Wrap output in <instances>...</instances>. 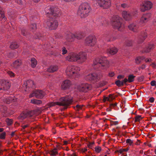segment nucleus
Listing matches in <instances>:
<instances>
[{
  "mask_svg": "<svg viewBox=\"0 0 156 156\" xmlns=\"http://www.w3.org/2000/svg\"><path fill=\"white\" fill-rule=\"evenodd\" d=\"M84 36L82 32L78 31L76 32L75 34L69 32L66 34V38L67 41L64 43V46L62 49H68V46L71 45L69 42H72L74 40V38H76L78 39L82 38Z\"/></svg>",
  "mask_w": 156,
  "mask_h": 156,
  "instance_id": "obj_1",
  "label": "nucleus"
},
{
  "mask_svg": "<svg viewBox=\"0 0 156 156\" xmlns=\"http://www.w3.org/2000/svg\"><path fill=\"white\" fill-rule=\"evenodd\" d=\"M91 10L89 4L87 3H83L79 7L78 14L81 17H85L89 15Z\"/></svg>",
  "mask_w": 156,
  "mask_h": 156,
  "instance_id": "obj_2",
  "label": "nucleus"
},
{
  "mask_svg": "<svg viewBox=\"0 0 156 156\" xmlns=\"http://www.w3.org/2000/svg\"><path fill=\"white\" fill-rule=\"evenodd\" d=\"M109 62L105 57H101L94 59L93 61V66H97L101 69H107L109 67Z\"/></svg>",
  "mask_w": 156,
  "mask_h": 156,
  "instance_id": "obj_3",
  "label": "nucleus"
},
{
  "mask_svg": "<svg viewBox=\"0 0 156 156\" xmlns=\"http://www.w3.org/2000/svg\"><path fill=\"white\" fill-rule=\"evenodd\" d=\"M47 16L50 18L52 17L59 16L61 14L60 9L58 8H54L53 6L49 5L46 7L45 9Z\"/></svg>",
  "mask_w": 156,
  "mask_h": 156,
  "instance_id": "obj_4",
  "label": "nucleus"
},
{
  "mask_svg": "<svg viewBox=\"0 0 156 156\" xmlns=\"http://www.w3.org/2000/svg\"><path fill=\"white\" fill-rule=\"evenodd\" d=\"M73 98L69 96H66L61 98L59 99V102H58L59 105V106H64L63 109H66L70 105L72 104L73 102Z\"/></svg>",
  "mask_w": 156,
  "mask_h": 156,
  "instance_id": "obj_5",
  "label": "nucleus"
},
{
  "mask_svg": "<svg viewBox=\"0 0 156 156\" xmlns=\"http://www.w3.org/2000/svg\"><path fill=\"white\" fill-rule=\"evenodd\" d=\"M122 18L118 15L113 16L111 20V23L113 27L119 30L122 27Z\"/></svg>",
  "mask_w": 156,
  "mask_h": 156,
  "instance_id": "obj_6",
  "label": "nucleus"
},
{
  "mask_svg": "<svg viewBox=\"0 0 156 156\" xmlns=\"http://www.w3.org/2000/svg\"><path fill=\"white\" fill-rule=\"evenodd\" d=\"M80 70V69L78 67L74 66H69L67 67L66 72L68 76L71 77L76 76Z\"/></svg>",
  "mask_w": 156,
  "mask_h": 156,
  "instance_id": "obj_7",
  "label": "nucleus"
},
{
  "mask_svg": "<svg viewBox=\"0 0 156 156\" xmlns=\"http://www.w3.org/2000/svg\"><path fill=\"white\" fill-rule=\"evenodd\" d=\"M102 76V73L101 72H98L88 75L86 76L85 79L87 81L94 80L97 81L100 80Z\"/></svg>",
  "mask_w": 156,
  "mask_h": 156,
  "instance_id": "obj_8",
  "label": "nucleus"
},
{
  "mask_svg": "<svg viewBox=\"0 0 156 156\" xmlns=\"http://www.w3.org/2000/svg\"><path fill=\"white\" fill-rule=\"evenodd\" d=\"M96 42V38L93 35H90L87 37L85 41L86 45L91 47L94 46Z\"/></svg>",
  "mask_w": 156,
  "mask_h": 156,
  "instance_id": "obj_9",
  "label": "nucleus"
},
{
  "mask_svg": "<svg viewBox=\"0 0 156 156\" xmlns=\"http://www.w3.org/2000/svg\"><path fill=\"white\" fill-rule=\"evenodd\" d=\"M46 25H47V27H46L48 28L50 30H54L57 28L58 23L56 20L50 19L47 21Z\"/></svg>",
  "mask_w": 156,
  "mask_h": 156,
  "instance_id": "obj_10",
  "label": "nucleus"
},
{
  "mask_svg": "<svg viewBox=\"0 0 156 156\" xmlns=\"http://www.w3.org/2000/svg\"><path fill=\"white\" fill-rule=\"evenodd\" d=\"M137 13V11H133L130 12L125 11H123L122 12V16L124 19L126 20H131L133 17Z\"/></svg>",
  "mask_w": 156,
  "mask_h": 156,
  "instance_id": "obj_11",
  "label": "nucleus"
},
{
  "mask_svg": "<svg viewBox=\"0 0 156 156\" xmlns=\"http://www.w3.org/2000/svg\"><path fill=\"white\" fill-rule=\"evenodd\" d=\"M152 7V3L149 1H145L142 3L141 5L140 10L144 12L147 10L151 9Z\"/></svg>",
  "mask_w": 156,
  "mask_h": 156,
  "instance_id": "obj_12",
  "label": "nucleus"
},
{
  "mask_svg": "<svg viewBox=\"0 0 156 156\" xmlns=\"http://www.w3.org/2000/svg\"><path fill=\"white\" fill-rule=\"evenodd\" d=\"M98 5L105 9H107L111 5L110 0H96Z\"/></svg>",
  "mask_w": 156,
  "mask_h": 156,
  "instance_id": "obj_13",
  "label": "nucleus"
},
{
  "mask_svg": "<svg viewBox=\"0 0 156 156\" xmlns=\"http://www.w3.org/2000/svg\"><path fill=\"white\" fill-rule=\"evenodd\" d=\"M77 61L80 63H83L86 61L87 59V54L84 52H80L78 53H76Z\"/></svg>",
  "mask_w": 156,
  "mask_h": 156,
  "instance_id": "obj_14",
  "label": "nucleus"
},
{
  "mask_svg": "<svg viewBox=\"0 0 156 156\" xmlns=\"http://www.w3.org/2000/svg\"><path fill=\"white\" fill-rule=\"evenodd\" d=\"M91 89V85L87 83H84L81 84L78 86L77 89L78 90L82 92H87Z\"/></svg>",
  "mask_w": 156,
  "mask_h": 156,
  "instance_id": "obj_15",
  "label": "nucleus"
},
{
  "mask_svg": "<svg viewBox=\"0 0 156 156\" xmlns=\"http://www.w3.org/2000/svg\"><path fill=\"white\" fill-rule=\"evenodd\" d=\"M10 84L5 80H0V91H3L9 88Z\"/></svg>",
  "mask_w": 156,
  "mask_h": 156,
  "instance_id": "obj_16",
  "label": "nucleus"
},
{
  "mask_svg": "<svg viewBox=\"0 0 156 156\" xmlns=\"http://www.w3.org/2000/svg\"><path fill=\"white\" fill-rule=\"evenodd\" d=\"M33 85L34 82L31 80H29L24 82L23 88L26 92H27L30 88L33 87Z\"/></svg>",
  "mask_w": 156,
  "mask_h": 156,
  "instance_id": "obj_17",
  "label": "nucleus"
},
{
  "mask_svg": "<svg viewBox=\"0 0 156 156\" xmlns=\"http://www.w3.org/2000/svg\"><path fill=\"white\" fill-rule=\"evenodd\" d=\"M141 26L139 23L135 22L129 24L128 27L130 30L133 32H136L137 31L140 27Z\"/></svg>",
  "mask_w": 156,
  "mask_h": 156,
  "instance_id": "obj_18",
  "label": "nucleus"
},
{
  "mask_svg": "<svg viewBox=\"0 0 156 156\" xmlns=\"http://www.w3.org/2000/svg\"><path fill=\"white\" fill-rule=\"evenodd\" d=\"M151 16V14L149 13L144 14L141 18L140 22H139L140 25L141 26V24L147 22Z\"/></svg>",
  "mask_w": 156,
  "mask_h": 156,
  "instance_id": "obj_19",
  "label": "nucleus"
},
{
  "mask_svg": "<svg viewBox=\"0 0 156 156\" xmlns=\"http://www.w3.org/2000/svg\"><path fill=\"white\" fill-rule=\"evenodd\" d=\"M67 60L71 62H76V53L71 52L69 53L66 57Z\"/></svg>",
  "mask_w": 156,
  "mask_h": 156,
  "instance_id": "obj_20",
  "label": "nucleus"
},
{
  "mask_svg": "<svg viewBox=\"0 0 156 156\" xmlns=\"http://www.w3.org/2000/svg\"><path fill=\"white\" fill-rule=\"evenodd\" d=\"M71 85V81L68 80L63 81L61 85V88L63 90L67 89L69 88Z\"/></svg>",
  "mask_w": 156,
  "mask_h": 156,
  "instance_id": "obj_21",
  "label": "nucleus"
},
{
  "mask_svg": "<svg viewBox=\"0 0 156 156\" xmlns=\"http://www.w3.org/2000/svg\"><path fill=\"white\" fill-rule=\"evenodd\" d=\"M35 97L37 98H42L45 95L44 92L41 90H35Z\"/></svg>",
  "mask_w": 156,
  "mask_h": 156,
  "instance_id": "obj_22",
  "label": "nucleus"
},
{
  "mask_svg": "<svg viewBox=\"0 0 156 156\" xmlns=\"http://www.w3.org/2000/svg\"><path fill=\"white\" fill-rule=\"evenodd\" d=\"M21 65L22 61L20 59H18L13 63L12 66L15 69H18Z\"/></svg>",
  "mask_w": 156,
  "mask_h": 156,
  "instance_id": "obj_23",
  "label": "nucleus"
},
{
  "mask_svg": "<svg viewBox=\"0 0 156 156\" xmlns=\"http://www.w3.org/2000/svg\"><path fill=\"white\" fill-rule=\"evenodd\" d=\"M147 36V33L145 32H143L141 34V37L139 39L138 42L141 43L143 42Z\"/></svg>",
  "mask_w": 156,
  "mask_h": 156,
  "instance_id": "obj_24",
  "label": "nucleus"
},
{
  "mask_svg": "<svg viewBox=\"0 0 156 156\" xmlns=\"http://www.w3.org/2000/svg\"><path fill=\"white\" fill-rule=\"evenodd\" d=\"M58 67L56 65L51 66L48 69V71L50 73H53L56 71L58 69Z\"/></svg>",
  "mask_w": 156,
  "mask_h": 156,
  "instance_id": "obj_25",
  "label": "nucleus"
},
{
  "mask_svg": "<svg viewBox=\"0 0 156 156\" xmlns=\"http://www.w3.org/2000/svg\"><path fill=\"white\" fill-rule=\"evenodd\" d=\"M31 67L33 68L35 67L37 63L36 60L35 58H32L31 59Z\"/></svg>",
  "mask_w": 156,
  "mask_h": 156,
  "instance_id": "obj_26",
  "label": "nucleus"
},
{
  "mask_svg": "<svg viewBox=\"0 0 156 156\" xmlns=\"http://www.w3.org/2000/svg\"><path fill=\"white\" fill-rule=\"evenodd\" d=\"M30 102L32 103L37 105H40L42 103V101L35 99L31 100Z\"/></svg>",
  "mask_w": 156,
  "mask_h": 156,
  "instance_id": "obj_27",
  "label": "nucleus"
},
{
  "mask_svg": "<svg viewBox=\"0 0 156 156\" xmlns=\"http://www.w3.org/2000/svg\"><path fill=\"white\" fill-rule=\"evenodd\" d=\"M118 52L117 49H107V53L108 54L114 55Z\"/></svg>",
  "mask_w": 156,
  "mask_h": 156,
  "instance_id": "obj_28",
  "label": "nucleus"
},
{
  "mask_svg": "<svg viewBox=\"0 0 156 156\" xmlns=\"http://www.w3.org/2000/svg\"><path fill=\"white\" fill-rule=\"evenodd\" d=\"M5 16L4 9L0 6V20L4 19L5 20Z\"/></svg>",
  "mask_w": 156,
  "mask_h": 156,
  "instance_id": "obj_29",
  "label": "nucleus"
},
{
  "mask_svg": "<svg viewBox=\"0 0 156 156\" xmlns=\"http://www.w3.org/2000/svg\"><path fill=\"white\" fill-rule=\"evenodd\" d=\"M19 47V45L15 42H12L10 46V49H17Z\"/></svg>",
  "mask_w": 156,
  "mask_h": 156,
  "instance_id": "obj_30",
  "label": "nucleus"
},
{
  "mask_svg": "<svg viewBox=\"0 0 156 156\" xmlns=\"http://www.w3.org/2000/svg\"><path fill=\"white\" fill-rule=\"evenodd\" d=\"M144 59L143 57H138L135 59V63L137 64H140L142 60Z\"/></svg>",
  "mask_w": 156,
  "mask_h": 156,
  "instance_id": "obj_31",
  "label": "nucleus"
},
{
  "mask_svg": "<svg viewBox=\"0 0 156 156\" xmlns=\"http://www.w3.org/2000/svg\"><path fill=\"white\" fill-rule=\"evenodd\" d=\"M57 150V149L55 148L53 150L50 151L49 152V154L52 156H55L58 154Z\"/></svg>",
  "mask_w": 156,
  "mask_h": 156,
  "instance_id": "obj_32",
  "label": "nucleus"
},
{
  "mask_svg": "<svg viewBox=\"0 0 156 156\" xmlns=\"http://www.w3.org/2000/svg\"><path fill=\"white\" fill-rule=\"evenodd\" d=\"M27 117L26 112L21 113L18 117L19 119L23 120Z\"/></svg>",
  "mask_w": 156,
  "mask_h": 156,
  "instance_id": "obj_33",
  "label": "nucleus"
},
{
  "mask_svg": "<svg viewBox=\"0 0 156 156\" xmlns=\"http://www.w3.org/2000/svg\"><path fill=\"white\" fill-rule=\"evenodd\" d=\"M135 77V76H134L132 75H129L128 77V82L130 83L133 81Z\"/></svg>",
  "mask_w": 156,
  "mask_h": 156,
  "instance_id": "obj_34",
  "label": "nucleus"
},
{
  "mask_svg": "<svg viewBox=\"0 0 156 156\" xmlns=\"http://www.w3.org/2000/svg\"><path fill=\"white\" fill-rule=\"evenodd\" d=\"M43 37L44 35H43L40 33H38L36 34V36L35 37V38L39 39H41L42 40V38H43Z\"/></svg>",
  "mask_w": 156,
  "mask_h": 156,
  "instance_id": "obj_35",
  "label": "nucleus"
},
{
  "mask_svg": "<svg viewBox=\"0 0 156 156\" xmlns=\"http://www.w3.org/2000/svg\"><path fill=\"white\" fill-rule=\"evenodd\" d=\"M125 45L127 47L131 46L132 45V41L130 40H128L126 41Z\"/></svg>",
  "mask_w": 156,
  "mask_h": 156,
  "instance_id": "obj_36",
  "label": "nucleus"
},
{
  "mask_svg": "<svg viewBox=\"0 0 156 156\" xmlns=\"http://www.w3.org/2000/svg\"><path fill=\"white\" fill-rule=\"evenodd\" d=\"M110 36L108 35H105L103 37V39H105L106 41H111L110 39Z\"/></svg>",
  "mask_w": 156,
  "mask_h": 156,
  "instance_id": "obj_37",
  "label": "nucleus"
},
{
  "mask_svg": "<svg viewBox=\"0 0 156 156\" xmlns=\"http://www.w3.org/2000/svg\"><path fill=\"white\" fill-rule=\"evenodd\" d=\"M129 150L128 148H127L126 149H120L119 150H117L115 152H119L120 153H122L123 152H126L127 151Z\"/></svg>",
  "mask_w": 156,
  "mask_h": 156,
  "instance_id": "obj_38",
  "label": "nucleus"
},
{
  "mask_svg": "<svg viewBox=\"0 0 156 156\" xmlns=\"http://www.w3.org/2000/svg\"><path fill=\"white\" fill-rule=\"evenodd\" d=\"M6 122L8 126H10L12 125L13 123V120L12 119H9V118H7L6 119Z\"/></svg>",
  "mask_w": 156,
  "mask_h": 156,
  "instance_id": "obj_39",
  "label": "nucleus"
},
{
  "mask_svg": "<svg viewBox=\"0 0 156 156\" xmlns=\"http://www.w3.org/2000/svg\"><path fill=\"white\" fill-rule=\"evenodd\" d=\"M26 113L27 117H31L34 115V112L32 111L27 112Z\"/></svg>",
  "mask_w": 156,
  "mask_h": 156,
  "instance_id": "obj_40",
  "label": "nucleus"
},
{
  "mask_svg": "<svg viewBox=\"0 0 156 156\" xmlns=\"http://www.w3.org/2000/svg\"><path fill=\"white\" fill-rule=\"evenodd\" d=\"M115 83L116 85L119 87H120L121 86H123V83H121V81L120 80H118L116 81Z\"/></svg>",
  "mask_w": 156,
  "mask_h": 156,
  "instance_id": "obj_41",
  "label": "nucleus"
},
{
  "mask_svg": "<svg viewBox=\"0 0 156 156\" xmlns=\"http://www.w3.org/2000/svg\"><path fill=\"white\" fill-rule=\"evenodd\" d=\"M37 19V17L34 15H31L30 16V20L31 21L33 22L35 21L36 19Z\"/></svg>",
  "mask_w": 156,
  "mask_h": 156,
  "instance_id": "obj_42",
  "label": "nucleus"
},
{
  "mask_svg": "<svg viewBox=\"0 0 156 156\" xmlns=\"http://www.w3.org/2000/svg\"><path fill=\"white\" fill-rule=\"evenodd\" d=\"M135 121L139 122L141 119H142L141 116L138 115L135 117Z\"/></svg>",
  "mask_w": 156,
  "mask_h": 156,
  "instance_id": "obj_43",
  "label": "nucleus"
},
{
  "mask_svg": "<svg viewBox=\"0 0 156 156\" xmlns=\"http://www.w3.org/2000/svg\"><path fill=\"white\" fill-rule=\"evenodd\" d=\"M30 28L33 30H35L37 29V26L36 24L32 23L30 25Z\"/></svg>",
  "mask_w": 156,
  "mask_h": 156,
  "instance_id": "obj_44",
  "label": "nucleus"
},
{
  "mask_svg": "<svg viewBox=\"0 0 156 156\" xmlns=\"http://www.w3.org/2000/svg\"><path fill=\"white\" fill-rule=\"evenodd\" d=\"M58 102H59V101H57L55 102H52L50 104L49 106L50 107L54 106L55 105H59V104Z\"/></svg>",
  "mask_w": 156,
  "mask_h": 156,
  "instance_id": "obj_45",
  "label": "nucleus"
},
{
  "mask_svg": "<svg viewBox=\"0 0 156 156\" xmlns=\"http://www.w3.org/2000/svg\"><path fill=\"white\" fill-rule=\"evenodd\" d=\"M6 133L5 132H2L0 134V139H4L5 138Z\"/></svg>",
  "mask_w": 156,
  "mask_h": 156,
  "instance_id": "obj_46",
  "label": "nucleus"
},
{
  "mask_svg": "<svg viewBox=\"0 0 156 156\" xmlns=\"http://www.w3.org/2000/svg\"><path fill=\"white\" fill-rule=\"evenodd\" d=\"M101 148L99 146H97L95 148V151L97 153H99L101 150Z\"/></svg>",
  "mask_w": 156,
  "mask_h": 156,
  "instance_id": "obj_47",
  "label": "nucleus"
},
{
  "mask_svg": "<svg viewBox=\"0 0 156 156\" xmlns=\"http://www.w3.org/2000/svg\"><path fill=\"white\" fill-rule=\"evenodd\" d=\"M140 52L142 53H146L150 52V49H143Z\"/></svg>",
  "mask_w": 156,
  "mask_h": 156,
  "instance_id": "obj_48",
  "label": "nucleus"
},
{
  "mask_svg": "<svg viewBox=\"0 0 156 156\" xmlns=\"http://www.w3.org/2000/svg\"><path fill=\"white\" fill-rule=\"evenodd\" d=\"M21 32L22 34L24 36H26V35L27 32L25 28H23L21 30Z\"/></svg>",
  "mask_w": 156,
  "mask_h": 156,
  "instance_id": "obj_49",
  "label": "nucleus"
},
{
  "mask_svg": "<svg viewBox=\"0 0 156 156\" xmlns=\"http://www.w3.org/2000/svg\"><path fill=\"white\" fill-rule=\"evenodd\" d=\"M82 106H81V105H76L75 107H74V108H75L76 107V108L75 109L76 110L78 111L80 109H81Z\"/></svg>",
  "mask_w": 156,
  "mask_h": 156,
  "instance_id": "obj_50",
  "label": "nucleus"
},
{
  "mask_svg": "<svg viewBox=\"0 0 156 156\" xmlns=\"http://www.w3.org/2000/svg\"><path fill=\"white\" fill-rule=\"evenodd\" d=\"M96 23L98 25H103L102 21L101 20H97L96 21Z\"/></svg>",
  "mask_w": 156,
  "mask_h": 156,
  "instance_id": "obj_51",
  "label": "nucleus"
},
{
  "mask_svg": "<svg viewBox=\"0 0 156 156\" xmlns=\"http://www.w3.org/2000/svg\"><path fill=\"white\" fill-rule=\"evenodd\" d=\"M155 48L154 47V45L153 44H150L148 45V48L147 49H152V48Z\"/></svg>",
  "mask_w": 156,
  "mask_h": 156,
  "instance_id": "obj_52",
  "label": "nucleus"
},
{
  "mask_svg": "<svg viewBox=\"0 0 156 156\" xmlns=\"http://www.w3.org/2000/svg\"><path fill=\"white\" fill-rule=\"evenodd\" d=\"M126 143L129 144L130 145H131L133 143V141L131 139H128L126 140Z\"/></svg>",
  "mask_w": 156,
  "mask_h": 156,
  "instance_id": "obj_53",
  "label": "nucleus"
},
{
  "mask_svg": "<svg viewBox=\"0 0 156 156\" xmlns=\"http://www.w3.org/2000/svg\"><path fill=\"white\" fill-rule=\"evenodd\" d=\"M35 90L33 91L32 93L30 94L29 95L30 98H32L33 97L35 96Z\"/></svg>",
  "mask_w": 156,
  "mask_h": 156,
  "instance_id": "obj_54",
  "label": "nucleus"
},
{
  "mask_svg": "<svg viewBox=\"0 0 156 156\" xmlns=\"http://www.w3.org/2000/svg\"><path fill=\"white\" fill-rule=\"evenodd\" d=\"M8 73L11 77L14 76V73L11 71H9L8 72Z\"/></svg>",
  "mask_w": 156,
  "mask_h": 156,
  "instance_id": "obj_55",
  "label": "nucleus"
},
{
  "mask_svg": "<svg viewBox=\"0 0 156 156\" xmlns=\"http://www.w3.org/2000/svg\"><path fill=\"white\" fill-rule=\"evenodd\" d=\"M15 2L19 4H22L23 2L21 0H14Z\"/></svg>",
  "mask_w": 156,
  "mask_h": 156,
  "instance_id": "obj_56",
  "label": "nucleus"
},
{
  "mask_svg": "<svg viewBox=\"0 0 156 156\" xmlns=\"http://www.w3.org/2000/svg\"><path fill=\"white\" fill-rule=\"evenodd\" d=\"M106 84V82L105 81H103L102 82H100V83L99 85L100 87H102L105 85Z\"/></svg>",
  "mask_w": 156,
  "mask_h": 156,
  "instance_id": "obj_57",
  "label": "nucleus"
},
{
  "mask_svg": "<svg viewBox=\"0 0 156 156\" xmlns=\"http://www.w3.org/2000/svg\"><path fill=\"white\" fill-rule=\"evenodd\" d=\"M156 81L155 80H153L151 82V84L152 86H154L156 84Z\"/></svg>",
  "mask_w": 156,
  "mask_h": 156,
  "instance_id": "obj_58",
  "label": "nucleus"
},
{
  "mask_svg": "<svg viewBox=\"0 0 156 156\" xmlns=\"http://www.w3.org/2000/svg\"><path fill=\"white\" fill-rule=\"evenodd\" d=\"M145 68V65L143 64L141 66L139 67L138 68L139 70H140V69H144Z\"/></svg>",
  "mask_w": 156,
  "mask_h": 156,
  "instance_id": "obj_59",
  "label": "nucleus"
},
{
  "mask_svg": "<svg viewBox=\"0 0 156 156\" xmlns=\"http://www.w3.org/2000/svg\"><path fill=\"white\" fill-rule=\"evenodd\" d=\"M108 75L110 77H112L114 76L115 73L114 72H111L109 73Z\"/></svg>",
  "mask_w": 156,
  "mask_h": 156,
  "instance_id": "obj_60",
  "label": "nucleus"
},
{
  "mask_svg": "<svg viewBox=\"0 0 156 156\" xmlns=\"http://www.w3.org/2000/svg\"><path fill=\"white\" fill-rule=\"evenodd\" d=\"M121 7L123 8H125L127 6V5L125 3H123L121 4Z\"/></svg>",
  "mask_w": 156,
  "mask_h": 156,
  "instance_id": "obj_61",
  "label": "nucleus"
},
{
  "mask_svg": "<svg viewBox=\"0 0 156 156\" xmlns=\"http://www.w3.org/2000/svg\"><path fill=\"white\" fill-rule=\"evenodd\" d=\"M154 98L151 97L150 98V99H149V101H150V102L152 103V102H154Z\"/></svg>",
  "mask_w": 156,
  "mask_h": 156,
  "instance_id": "obj_62",
  "label": "nucleus"
},
{
  "mask_svg": "<svg viewBox=\"0 0 156 156\" xmlns=\"http://www.w3.org/2000/svg\"><path fill=\"white\" fill-rule=\"evenodd\" d=\"M124 76L121 75H119L117 76V78L119 79H123L124 78Z\"/></svg>",
  "mask_w": 156,
  "mask_h": 156,
  "instance_id": "obj_63",
  "label": "nucleus"
},
{
  "mask_svg": "<svg viewBox=\"0 0 156 156\" xmlns=\"http://www.w3.org/2000/svg\"><path fill=\"white\" fill-rule=\"evenodd\" d=\"M62 54L64 55L66 54L67 53V51L66 50V49H62Z\"/></svg>",
  "mask_w": 156,
  "mask_h": 156,
  "instance_id": "obj_64",
  "label": "nucleus"
}]
</instances>
